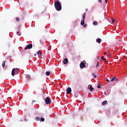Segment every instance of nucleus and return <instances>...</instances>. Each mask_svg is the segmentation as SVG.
<instances>
[{
    "instance_id": "nucleus-18",
    "label": "nucleus",
    "mask_w": 127,
    "mask_h": 127,
    "mask_svg": "<svg viewBox=\"0 0 127 127\" xmlns=\"http://www.w3.org/2000/svg\"><path fill=\"white\" fill-rule=\"evenodd\" d=\"M46 75L47 76H49V75H50V72L49 71H47L46 73Z\"/></svg>"
},
{
    "instance_id": "nucleus-34",
    "label": "nucleus",
    "mask_w": 127,
    "mask_h": 127,
    "mask_svg": "<svg viewBox=\"0 0 127 127\" xmlns=\"http://www.w3.org/2000/svg\"><path fill=\"white\" fill-rule=\"evenodd\" d=\"M105 2H106V3H108V0H105Z\"/></svg>"
},
{
    "instance_id": "nucleus-12",
    "label": "nucleus",
    "mask_w": 127,
    "mask_h": 127,
    "mask_svg": "<svg viewBox=\"0 0 127 127\" xmlns=\"http://www.w3.org/2000/svg\"><path fill=\"white\" fill-rule=\"evenodd\" d=\"M80 24L81 25H84V24H85V20L83 19L80 23Z\"/></svg>"
},
{
    "instance_id": "nucleus-25",
    "label": "nucleus",
    "mask_w": 127,
    "mask_h": 127,
    "mask_svg": "<svg viewBox=\"0 0 127 127\" xmlns=\"http://www.w3.org/2000/svg\"><path fill=\"white\" fill-rule=\"evenodd\" d=\"M41 122H44V121H45V119H44V118H41Z\"/></svg>"
},
{
    "instance_id": "nucleus-29",
    "label": "nucleus",
    "mask_w": 127,
    "mask_h": 127,
    "mask_svg": "<svg viewBox=\"0 0 127 127\" xmlns=\"http://www.w3.org/2000/svg\"><path fill=\"white\" fill-rule=\"evenodd\" d=\"M98 66H99V62H97V65H96V67H98Z\"/></svg>"
},
{
    "instance_id": "nucleus-21",
    "label": "nucleus",
    "mask_w": 127,
    "mask_h": 127,
    "mask_svg": "<svg viewBox=\"0 0 127 127\" xmlns=\"http://www.w3.org/2000/svg\"><path fill=\"white\" fill-rule=\"evenodd\" d=\"M120 2H122V3L125 2L126 1V0H120Z\"/></svg>"
},
{
    "instance_id": "nucleus-37",
    "label": "nucleus",
    "mask_w": 127,
    "mask_h": 127,
    "mask_svg": "<svg viewBox=\"0 0 127 127\" xmlns=\"http://www.w3.org/2000/svg\"><path fill=\"white\" fill-rule=\"evenodd\" d=\"M34 56H36V54H34Z\"/></svg>"
},
{
    "instance_id": "nucleus-28",
    "label": "nucleus",
    "mask_w": 127,
    "mask_h": 127,
    "mask_svg": "<svg viewBox=\"0 0 127 127\" xmlns=\"http://www.w3.org/2000/svg\"><path fill=\"white\" fill-rule=\"evenodd\" d=\"M101 60H106V59L104 58V56L101 57Z\"/></svg>"
},
{
    "instance_id": "nucleus-4",
    "label": "nucleus",
    "mask_w": 127,
    "mask_h": 127,
    "mask_svg": "<svg viewBox=\"0 0 127 127\" xmlns=\"http://www.w3.org/2000/svg\"><path fill=\"white\" fill-rule=\"evenodd\" d=\"M32 47V44H29L25 48L24 50H26L27 49H31Z\"/></svg>"
},
{
    "instance_id": "nucleus-3",
    "label": "nucleus",
    "mask_w": 127,
    "mask_h": 127,
    "mask_svg": "<svg viewBox=\"0 0 127 127\" xmlns=\"http://www.w3.org/2000/svg\"><path fill=\"white\" fill-rule=\"evenodd\" d=\"M45 103L46 105H50V104H51V100H50V98H49V97H47L46 98Z\"/></svg>"
},
{
    "instance_id": "nucleus-16",
    "label": "nucleus",
    "mask_w": 127,
    "mask_h": 127,
    "mask_svg": "<svg viewBox=\"0 0 127 127\" xmlns=\"http://www.w3.org/2000/svg\"><path fill=\"white\" fill-rule=\"evenodd\" d=\"M42 54V53L41 52H40V51H39L38 52H37V55H41Z\"/></svg>"
},
{
    "instance_id": "nucleus-19",
    "label": "nucleus",
    "mask_w": 127,
    "mask_h": 127,
    "mask_svg": "<svg viewBox=\"0 0 127 127\" xmlns=\"http://www.w3.org/2000/svg\"><path fill=\"white\" fill-rule=\"evenodd\" d=\"M26 78H27V79H30L31 77H30V75L28 74L26 76Z\"/></svg>"
},
{
    "instance_id": "nucleus-32",
    "label": "nucleus",
    "mask_w": 127,
    "mask_h": 127,
    "mask_svg": "<svg viewBox=\"0 0 127 127\" xmlns=\"http://www.w3.org/2000/svg\"><path fill=\"white\" fill-rule=\"evenodd\" d=\"M83 27H87V25H86V24L84 25H83Z\"/></svg>"
},
{
    "instance_id": "nucleus-15",
    "label": "nucleus",
    "mask_w": 127,
    "mask_h": 127,
    "mask_svg": "<svg viewBox=\"0 0 127 127\" xmlns=\"http://www.w3.org/2000/svg\"><path fill=\"white\" fill-rule=\"evenodd\" d=\"M86 12L84 13L82 17H83V19L85 20V19L86 18Z\"/></svg>"
},
{
    "instance_id": "nucleus-9",
    "label": "nucleus",
    "mask_w": 127,
    "mask_h": 127,
    "mask_svg": "<svg viewBox=\"0 0 127 127\" xmlns=\"http://www.w3.org/2000/svg\"><path fill=\"white\" fill-rule=\"evenodd\" d=\"M88 89H89V90L91 92H92V91H93V90H94V87H93V86H92V85H90V86H89V87H88Z\"/></svg>"
},
{
    "instance_id": "nucleus-10",
    "label": "nucleus",
    "mask_w": 127,
    "mask_h": 127,
    "mask_svg": "<svg viewBox=\"0 0 127 127\" xmlns=\"http://www.w3.org/2000/svg\"><path fill=\"white\" fill-rule=\"evenodd\" d=\"M117 76H114V77H113L111 80H110V81H111V82H113V81H115V80H116V81H117Z\"/></svg>"
},
{
    "instance_id": "nucleus-30",
    "label": "nucleus",
    "mask_w": 127,
    "mask_h": 127,
    "mask_svg": "<svg viewBox=\"0 0 127 127\" xmlns=\"http://www.w3.org/2000/svg\"><path fill=\"white\" fill-rule=\"evenodd\" d=\"M112 56V54H109L108 55V57H111Z\"/></svg>"
},
{
    "instance_id": "nucleus-35",
    "label": "nucleus",
    "mask_w": 127,
    "mask_h": 127,
    "mask_svg": "<svg viewBox=\"0 0 127 127\" xmlns=\"http://www.w3.org/2000/svg\"><path fill=\"white\" fill-rule=\"evenodd\" d=\"M106 54H107V53H105L104 54V55H106Z\"/></svg>"
},
{
    "instance_id": "nucleus-6",
    "label": "nucleus",
    "mask_w": 127,
    "mask_h": 127,
    "mask_svg": "<svg viewBox=\"0 0 127 127\" xmlns=\"http://www.w3.org/2000/svg\"><path fill=\"white\" fill-rule=\"evenodd\" d=\"M71 91H72V89H71V88H70V87H68V88L66 89V94H70Z\"/></svg>"
},
{
    "instance_id": "nucleus-38",
    "label": "nucleus",
    "mask_w": 127,
    "mask_h": 127,
    "mask_svg": "<svg viewBox=\"0 0 127 127\" xmlns=\"http://www.w3.org/2000/svg\"><path fill=\"white\" fill-rule=\"evenodd\" d=\"M43 93L44 94V91H43Z\"/></svg>"
},
{
    "instance_id": "nucleus-8",
    "label": "nucleus",
    "mask_w": 127,
    "mask_h": 127,
    "mask_svg": "<svg viewBox=\"0 0 127 127\" xmlns=\"http://www.w3.org/2000/svg\"><path fill=\"white\" fill-rule=\"evenodd\" d=\"M15 73V69L13 68L11 72V75L12 76H14V73Z\"/></svg>"
},
{
    "instance_id": "nucleus-31",
    "label": "nucleus",
    "mask_w": 127,
    "mask_h": 127,
    "mask_svg": "<svg viewBox=\"0 0 127 127\" xmlns=\"http://www.w3.org/2000/svg\"><path fill=\"white\" fill-rule=\"evenodd\" d=\"M98 1L101 3V2H102V0H98Z\"/></svg>"
},
{
    "instance_id": "nucleus-20",
    "label": "nucleus",
    "mask_w": 127,
    "mask_h": 127,
    "mask_svg": "<svg viewBox=\"0 0 127 127\" xmlns=\"http://www.w3.org/2000/svg\"><path fill=\"white\" fill-rule=\"evenodd\" d=\"M115 21H116V20L115 19V18H113L112 20V23H115Z\"/></svg>"
},
{
    "instance_id": "nucleus-14",
    "label": "nucleus",
    "mask_w": 127,
    "mask_h": 127,
    "mask_svg": "<svg viewBox=\"0 0 127 127\" xmlns=\"http://www.w3.org/2000/svg\"><path fill=\"white\" fill-rule=\"evenodd\" d=\"M107 103H108L107 101H103L102 103V106H105V105H106Z\"/></svg>"
},
{
    "instance_id": "nucleus-11",
    "label": "nucleus",
    "mask_w": 127,
    "mask_h": 127,
    "mask_svg": "<svg viewBox=\"0 0 127 127\" xmlns=\"http://www.w3.org/2000/svg\"><path fill=\"white\" fill-rule=\"evenodd\" d=\"M68 63V59H65L64 60V64H67Z\"/></svg>"
},
{
    "instance_id": "nucleus-7",
    "label": "nucleus",
    "mask_w": 127,
    "mask_h": 127,
    "mask_svg": "<svg viewBox=\"0 0 127 127\" xmlns=\"http://www.w3.org/2000/svg\"><path fill=\"white\" fill-rule=\"evenodd\" d=\"M101 41H102V39H101V38H98L96 39V42H97V43L100 44V43H101Z\"/></svg>"
},
{
    "instance_id": "nucleus-13",
    "label": "nucleus",
    "mask_w": 127,
    "mask_h": 127,
    "mask_svg": "<svg viewBox=\"0 0 127 127\" xmlns=\"http://www.w3.org/2000/svg\"><path fill=\"white\" fill-rule=\"evenodd\" d=\"M5 62H6V61H3L2 63V67H4V66H5Z\"/></svg>"
},
{
    "instance_id": "nucleus-26",
    "label": "nucleus",
    "mask_w": 127,
    "mask_h": 127,
    "mask_svg": "<svg viewBox=\"0 0 127 127\" xmlns=\"http://www.w3.org/2000/svg\"><path fill=\"white\" fill-rule=\"evenodd\" d=\"M16 21H19V20H20L19 17H16Z\"/></svg>"
},
{
    "instance_id": "nucleus-36",
    "label": "nucleus",
    "mask_w": 127,
    "mask_h": 127,
    "mask_svg": "<svg viewBox=\"0 0 127 127\" xmlns=\"http://www.w3.org/2000/svg\"><path fill=\"white\" fill-rule=\"evenodd\" d=\"M24 120H25V121L26 122L27 121V120H26V119H25Z\"/></svg>"
},
{
    "instance_id": "nucleus-1",
    "label": "nucleus",
    "mask_w": 127,
    "mask_h": 127,
    "mask_svg": "<svg viewBox=\"0 0 127 127\" xmlns=\"http://www.w3.org/2000/svg\"><path fill=\"white\" fill-rule=\"evenodd\" d=\"M55 7L56 10L58 11H60L62 9V6L61 4L59 1H55Z\"/></svg>"
},
{
    "instance_id": "nucleus-17",
    "label": "nucleus",
    "mask_w": 127,
    "mask_h": 127,
    "mask_svg": "<svg viewBox=\"0 0 127 127\" xmlns=\"http://www.w3.org/2000/svg\"><path fill=\"white\" fill-rule=\"evenodd\" d=\"M16 34H17V35L20 36V35H21V32L19 33V32L18 31V32H17Z\"/></svg>"
},
{
    "instance_id": "nucleus-2",
    "label": "nucleus",
    "mask_w": 127,
    "mask_h": 127,
    "mask_svg": "<svg viewBox=\"0 0 127 127\" xmlns=\"http://www.w3.org/2000/svg\"><path fill=\"white\" fill-rule=\"evenodd\" d=\"M75 80L79 85H81V84H82V82L81 81V76H80V75H77L75 77Z\"/></svg>"
},
{
    "instance_id": "nucleus-27",
    "label": "nucleus",
    "mask_w": 127,
    "mask_h": 127,
    "mask_svg": "<svg viewBox=\"0 0 127 127\" xmlns=\"http://www.w3.org/2000/svg\"><path fill=\"white\" fill-rule=\"evenodd\" d=\"M92 75L94 76V78H97V75H95V73H92Z\"/></svg>"
},
{
    "instance_id": "nucleus-33",
    "label": "nucleus",
    "mask_w": 127,
    "mask_h": 127,
    "mask_svg": "<svg viewBox=\"0 0 127 127\" xmlns=\"http://www.w3.org/2000/svg\"><path fill=\"white\" fill-rule=\"evenodd\" d=\"M107 82H109V83H110V82H111V81H110V80H109V79H107Z\"/></svg>"
},
{
    "instance_id": "nucleus-24",
    "label": "nucleus",
    "mask_w": 127,
    "mask_h": 127,
    "mask_svg": "<svg viewBox=\"0 0 127 127\" xmlns=\"http://www.w3.org/2000/svg\"><path fill=\"white\" fill-rule=\"evenodd\" d=\"M36 121H39V120H40V118H39V117H36L35 118Z\"/></svg>"
},
{
    "instance_id": "nucleus-5",
    "label": "nucleus",
    "mask_w": 127,
    "mask_h": 127,
    "mask_svg": "<svg viewBox=\"0 0 127 127\" xmlns=\"http://www.w3.org/2000/svg\"><path fill=\"white\" fill-rule=\"evenodd\" d=\"M79 66L81 69H83V68H85V67H86V64H85V63H81L80 64Z\"/></svg>"
},
{
    "instance_id": "nucleus-22",
    "label": "nucleus",
    "mask_w": 127,
    "mask_h": 127,
    "mask_svg": "<svg viewBox=\"0 0 127 127\" xmlns=\"http://www.w3.org/2000/svg\"><path fill=\"white\" fill-rule=\"evenodd\" d=\"M93 25H97V21L93 22Z\"/></svg>"
},
{
    "instance_id": "nucleus-23",
    "label": "nucleus",
    "mask_w": 127,
    "mask_h": 127,
    "mask_svg": "<svg viewBox=\"0 0 127 127\" xmlns=\"http://www.w3.org/2000/svg\"><path fill=\"white\" fill-rule=\"evenodd\" d=\"M97 88H98V89H101V84H98Z\"/></svg>"
}]
</instances>
